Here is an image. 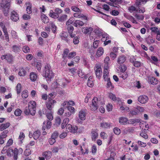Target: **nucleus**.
<instances>
[{
  "label": "nucleus",
  "instance_id": "nucleus-1",
  "mask_svg": "<svg viewBox=\"0 0 160 160\" xmlns=\"http://www.w3.org/2000/svg\"><path fill=\"white\" fill-rule=\"evenodd\" d=\"M36 103L34 101H31L28 104V107H26L24 113L26 115L31 114L32 116L35 115L36 111Z\"/></svg>",
  "mask_w": 160,
  "mask_h": 160
},
{
  "label": "nucleus",
  "instance_id": "nucleus-2",
  "mask_svg": "<svg viewBox=\"0 0 160 160\" xmlns=\"http://www.w3.org/2000/svg\"><path fill=\"white\" fill-rule=\"evenodd\" d=\"M44 76L46 78L47 82L50 81L54 76V74L51 69L49 64H47L44 67L43 71Z\"/></svg>",
  "mask_w": 160,
  "mask_h": 160
},
{
  "label": "nucleus",
  "instance_id": "nucleus-3",
  "mask_svg": "<svg viewBox=\"0 0 160 160\" xmlns=\"http://www.w3.org/2000/svg\"><path fill=\"white\" fill-rule=\"evenodd\" d=\"M10 0H6L5 3H0V8L3 9V13L5 16H7L9 12L10 6Z\"/></svg>",
  "mask_w": 160,
  "mask_h": 160
},
{
  "label": "nucleus",
  "instance_id": "nucleus-4",
  "mask_svg": "<svg viewBox=\"0 0 160 160\" xmlns=\"http://www.w3.org/2000/svg\"><path fill=\"white\" fill-rule=\"evenodd\" d=\"M56 103L55 100H52L49 96L48 101L46 102V107L47 109L50 112H52V108H53L55 103Z\"/></svg>",
  "mask_w": 160,
  "mask_h": 160
},
{
  "label": "nucleus",
  "instance_id": "nucleus-5",
  "mask_svg": "<svg viewBox=\"0 0 160 160\" xmlns=\"http://www.w3.org/2000/svg\"><path fill=\"white\" fill-rule=\"evenodd\" d=\"M66 129L68 132L75 133L78 130V127L76 126H72L71 124H68L66 126Z\"/></svg>",
  "mask_w": 160,
  "mask_h": 160
},
{
  "label": "nucleus",
  "instance_id": "nucleus-6",
  "mask_svg": "<svg viewBox=\"0 0 160 160\" xmlns=\"http://www.w3.org/2000/svg\"><path fill=\"white\" fill-rule=\"evenodd\" d=\"M94 70L97 78L100 79L102 74L101 68L100 66H97L95 68Z\"/></svg>",
  "mask_w": 160,
  "mask_h": 160
},
{
  "label": "nucleus",
  "instance_id": "nucleus-7",
  "mask_svg": "<svg viewBox=\"0 0 160 160\" xmlns=\"http://www.w3.org/2000/svg\"><path fill=\"white\" fill-rule=\"evenodd\" d=\"M13 151V153H14L13 159L14 160H17L18 158V154H22L23 152V150L21 148H19L18 149L15 148Z\"/></svg>",
  "mask_w": 160,
  "mask_h": 160
},
{
  "label": "nucleus",
  "instance_id": "nucleus-8",
  "mask_svg": "<svg viewBox=\"0 0 160 160\" xmlns=\"http://www.w3.org/2000/svg\"><path fill=\"white\" fill-rule=\"evenodd\" d=\"M10 18L13 21L17 22L19 19L18 13L14 11L12 12L11 14Z\"/></svg>",
  "mask_w": 160,
  "mask_h": 160
},
{
  "label": "nucleus",
  "instance_id": "nucleus-9",
  "mask_svg": "<svg viewBox=\"0 0 160 160\" xmlns=\"http://www.w3.org/2000/svg\"><path fill=\"white\" fill-rule=\"evenodd\" d=\"M138 101L141 103L144 104L146 103L148 100V98L146 95H141L138 98Z\"/></svg>",
  "mask_w": 160,
  "mask_h": 160
},
{
  "label": "nucleus",
  "instance_id": "nucleus-10",
  "mask_svg": "<svg viewBox=\"0 0 160 160\" xmlns=\"http://www.w3.org/2000/svg\"><path fill=\"white\" fill-rule=\"evenodd\" d=\"M86 110H80L79 113V117L82 120H84L85 119L86 114Z\"/></svg>",
  "mask_w": 160,
  "mask_h": 160
},
{
  "label": "nucleus",
  "instance_id": "nucleus-11",
  "mask_svg": "<svg viewBox=\"0 0 160 160\" xmlns=\"http://www.w3.org/2000/svg\"><path fill=\"white\" fill-rule=\"evenodd\" d=\"M1 58L2 60L6 59V60L9 62H12L13 60L12 57V55L10 54L2 55L1 57Z\"/></svg>",
  "mask_w": 160,
  "mask_h": 160
},
{
  "label": "nucleus",
  "instance_id": "nucleus-12",
  "mask_svg": "<svg viewBox=\"0 0 160 160\" xmlns=\"http://www.w3.org/2000/svg\"><path fill=\"white\" fill-rule=\"evenodd\" d=\"M148 82L149 83H150L153 85L157 84L158 83L157 79L153 77H148Z\"/></svg>",
  "mask_w": 160,
  "mask_h": 160
},
{
  "label": "nucleus",
  "instance_id": "nucleus-13",
  "mask_svg": "<svg viewBox=\"0 0 160 160\" xmlns=\"http://www.w3.org/2000/svg\"><path fill=\"white\" fill-rule=\"evenodd\" d=\"M13 142V141L12 139H10L8 141L7 143V145L4 146L3 149L1 151L2 153H5V151L6 150V149L8 147L12 145Z\"/></svg>",
  "mask_w": 160,
  "mask_h": 160
},
{
  "label": "nucleus",
  "instance_id": "nucleus-14",
  "mask_svg": "<svg viewBox=\"0 0 160 160\" xmlns=\"http://www.w3.org/2000/svg\"><path fill=\"white\" fill-rule=\"evenodd\" d=\"M126 57L124 55L119 56L118 58L117 62L119 64H121L126 61Z\"/></svg>",
  "mask_w": 160,
  "mask_h": 160
},
{
  "label": "nucleus",
  "instance_id": "nucleus-15",
  "mask_svg": "<svg viewBox=\"0 0 160 160\" xmlns=\"http://www.w3.org/2000/svg\"><path fill=\"white\" fill-rule=\"evenodd\" d=\"M93 29L91 27L83 28H82V32L83 33H90L92 31Z\"/></svg>",
  "mask_w": 160,
  "mask_h": 160
},
{
  "label": "nucleus",
  "instance_id": "nucleus-16",
  "mask_svg": "<svg viewBox=\"0 0 160 160\" xmlns=\"http://www.w3.org/2000/svg\"><path fill=\"white\" fill-rule=\"evenodd\" d=\"M93 77L92 76H90L88 78L87 82L88 86L90 87H92L94 84V83L93 82Z\"/></svg>",
  "mask_w": 160,
  "mask_h": 160
},
{
  "label": "nucleus",
  "instance_id": "nucleus-17",
  "mask_svg": "<svg viewBox=\"0 0 160 160\" xmlns=\"http://www.w3.org/2000/svg\"><path fill=\"white\" fill-rule=\"evenodd\" d=\"M43 156H44L46 159H50L52 156V152L50 151H47L43 153Z\"/></svg>",
  "mask_w": 160,
  "mask_h": 160
},
{
  "label": "nucleus",
  "instance_id": "nucleus-18",
  "mask_svg": "<svg viewBox=\"0 0 160 160\" xmlns=\"http://www.w3.org/2000/svg\"><path fill=\"white\" fill-rule=\"evenodd\" d=\"M10 124L9 122H7L5 123H2L0 125V130L2 131L6 129L9 127Z\"/></svg>",
  "mask_w": 160,
  "mask_h": 160
},
{
  "label": "nucleus",
  "instance_id": "nucleus-19",
  "mask_svg": "<svg viewBox=\"0 0 160 160\" xmlns=\"http://www.w3.org/2000/svg\"><path fill=\"white\" fill-rule=\"evenodd\" d=\"M128 121L127 118L124 117H121L119 118V123L121 124L125 125L126 124Z\"/></svg>",
  "mask_w": 160,
  "mask_h": 160
},
{
  "label": "nucleus",
  "instance_id": "nucleus-20",
  "mask_svg": "<svg viewBox=\"0 0 160 160\" xmlns=\"http://www.w3.org/2000/svg\"><path fill=\"white\" fill-rule=\"evenodd\" d=\"M91 136L92 140L94 141L98 138V134L96 131L92 130L91 132Z\"/></svg>",
  "mask_w": 160,
  "mask_h": 160
},
{
  "label": "nucleus",
  "instance_id": "nucleus-21",
  "mask_svg": "<svg viewBox=\"0 0 160 160\" xmlns=\"http://www.w3.org/2000/svg\"><path fill=\"white\" fill-rule=\"evenodd\" d=\"M30 78L32 81H35L37 78V74L33 72H31L30 74Z\"/></svg>",
  "mask_w": 160,
  "mask_h": 160
},
{
  "label": "nucleus",
  "instance_id": "nucleus-22",
  "mask_svg": "<svg viewBox=\"0 0 160 160\" xmlns=\"http://www.w3.org/2000/svg\"><path fill=\"white\" fill-rule=\"evenodd\" d=\"M104 52V50L102 48H99L97 51L96 55L98 57H99L102 55Z\"/></svg>",
  "mask_w": 160,
  "mask_h": 160
},
{
  "label": "nucleus",
  "instance_id": "nucleus-23",
  "mask_svg": "<svg viewBox=\"0 0 160 160\" xmlns=\"http://www.w3.org/2000/svg\"><path fill=\"white\" fill-rule=\"evenodd\" d=\"M110 126V123L103 122L100 123V127L103 128H109Z\"/></svg>",
  "mask_w": 160,
  "mask_h": 160
},
{
  "label": "nucleus",
  "instance_id": "nucleus-24",
  "mask_svg": "<svg viewBox=\"0 0 160 160\" xmlns=\"http://www.w3.org/2000/svg\"><path fill=\"white\" fill-rule=\"evenodd\" d=\"M49 15L50 17L54 18H58V15L55 12H53L52 10H50Z\"/></svg>",
  "mask_w": 160,
  "mask_h": 160
},
{
  "label": "nucleus",
  "instance_id": "nucleus-25",
  "mask_svg": "<svg viewBox=\"0 0 160 160\" xmlns=\"http://www.w3.org/2000/svg\"><path fill=\"white\" fill-rule=\"evenodd\" d=\"M99 106L95 105V104L92 102V103L90 105V107L91 110L95 111L97 110Z\"/></svg>",
  "mask_w": 160,
  "mask_h": 160
},
{
  "label": "nucleus",
  "instance_id": "nucleus-26",
  "mask_svg": "<svg viewBox=\"0 0 160 160\" xmlns=\"http://www.w3.org/2000/svg\"><path fill=\"white\" fill-rule=\"evenodd\" d=\"M26 72L23 68H21L18 72L19 75L21 77H24L26 74Z\"/></svg>",
  "mask_w": 160,
  "mask_h": 160
},
{
  "label": "nucleus",
  "instance_id": "nucleus-27",
  "mask_svg": "<svg viewBox=\"0 0 160 160\" xmlns=\"http://www.w3.org/2000/svg\"><path fill=\"white\" fill-rule=\"evenodd\" d=\"M73 16L74 17L76 18H82V19L83 20H87V17L84 16V15L82 14H79L77 13H74L73 14Z\"/></svg>",
  "mask_w": 160,
  "mask_h": 160
},
{
  "label": "nucleus",
  "instance_id": "nucleus-28",
  "mask_svg": "<svg viewBox=\"0 0 160 160\" xmlns=\"http://www.w3.org/2000/svg\"><path fill=\"white\" fill-rule=\"evenodd\" d=\"M68 34L66 32H64L62 33L61 35V37L62 39L65 40L67 42H68V40L67 38Z\"/></svg>",
  "mask_w": 160,
  "mask_h": 160
},
{
  "label": "nucleus",
  "instance_id": "nucleus-29",
  "mask_svg": "<svg viewBox=\"0 0 160 160\" xmlns=\"http://www.w3.org/2000/svg\"><path fill=\"white\" fill-rule=\"evenodd\" d=\"M40 132L39 131H37L35 132L33 134V137L35 140H37L40 137Z\"/></svg>",
  "mask_w": 160,
  "mask_h": 160
},
{
  "label": "nucleus",
  "instance_id": "nucleus-30",
  "mask_svg": "<svg viewBox=\"0 0 160 160\" xmlns=\"http://www.w3.org/2000/svg\"><path fill=\"white\" fill-rule=\"evenodd\" d=\"M41 19L42 21L44 23H47L48 22V17L44 14H42L41 15Z\"/></svg>",
  "mask_w": 160,
  "mask_h": 160
},
{
  "label": "nucleus",
  "instance_id": "nucleus-31",
  "mask_svg": "<svg viewBox=\"0 0 160 160\" xmlns=\"http://www.w3.org/2000/svg\"><path fill=\"white\" fill-rule=\"evenodd\" d=\"M140 122V120L138 119H131L128 120V123L129 124H133L138 123Z\"/></svg>",
  "mask_w": 160,
  "mask_h": 160
},
{
  "label": "nucleus",
  "instance_id": "nucleus-32",
  "mask_svg": "<svg viewBox=\"0 0 160 160\" xmlns=\"http://www.w3.org/2000/svg\"><path fill=\"white\" fill-rule=\"evenodd\" d=\"M67 17V15L63 14L60 17H58V19L59 21L62 22L66 20Z\"/></svg>",
  "mask_w": 160,
  "mask_h": 160
},
{
  "label": "nucleus",
  "instance_id": "nucleus-33",
  "mask_svg": "<svg viewBox=\"0 0 160 160\" xmlns=\"http://www.w3.org/2000/svg\"><path fill=\"white\" fill-rule=\"evenodd\" d=\"M78 74L79 77L81 78L87 79L88 77L87 75H85L84 73L81 70H79Z\"/></svg>",
  "mask_w": 160,
  "mask_h": 160
},
{
  "label": "nucleus",
  "instance_id": "nucleus-34",
  "mask_svg": "<svg viewBox=\"0 0 160 160\" xmlns=\"http://www.w3.org/2000/svg\"><path fill=\"white\" fill-rule=\"evenodd\" d=\"M107 88H110V89H113L114 88V86L112 85L111 82L110 81V79L107 80Z\"/></svg>",
  "mask_w": 160,
  "mask_h": 160
},
{
  "label": "nucleus",
  "instance_id": "nucleus-35",
  "mask_svg": "<svg viewBox=\"0 0 160 160\" xmlns=\"http://www.w3.org/2000/svg\"><path fill=\"white\" fill-rule=\"evenodd\" d=\"M146 129H144L142 131V132L140 133V135L142 137L146 139L148 138V137L147 134L145 132Z\"/></svg>",
  "mask_w": 160,
  "mask_h": 160
},
{
  "label": "nucleus",
  "instance_id": "nucleus-36",
  "mask_svg": "<svg viewBox=\"0 0 160 160\" xmlns=\"http://www.w3.org/2000/svg\"><path fill=\"white\" fill-rule=\"evenodd\" d=\"M12 51L15 52H17L20 51L19 46L16 45H13L12 46Z\"/></svg>",
  "mask_w": 160,
  "mask_h": 160
},
{
  "label": "nucleus",
  "instance_id": "nucleus-37",
  "mask_svg": "<svg viewBox=\"0 0 160 160\" xmlns=\"http://www.w3.org/2000/svg\"><path fill=\"white\" fill-rule=\"evenodd\" d=\"M134 131V129L132 127H129L125 128L124 132L126 134L128 132H132Z\"/></svg>",
  "mask_w": 160,
  "mask_h": 160
},
{
  "label": "nucleus",
  "instance_id": "nucleus-38",
  "mask_svg": "<svg viewBox=\"0 0 160 160\" xmlns=\"http://www.w3.org/2000/svg\"><path fill=\"white\" fill-rule=\"evenodd\" d=\"M22 112L21 110L19 109H17L15 110L14 114L16 116H19L21 115Z\"/></svg>",
  "mask_w": 160,
  "mask_h": 160
},
{
  "label": "nucleus",
  "instance_id": "nucleus-39",
  "mask_svg": "<svg viewBox=\"0 0 160 160\" xmlns=\"http://www.w3.org/2000/svg\"><path fill=\"white\" fill-rule=\"evenodd\" d=\"M134 66L137 68L140 67L143 65V63L140 61H136L133 64Z\"/></svg>",
  "mask_w": 160,
  "mask_h": 160
},
{
  "label": "nucleus",
  "instance_id": "nucleus-40",
  "mask_svg": "<svg viewBox=\"0 0 160 160\" xmlns=\"http://www.w3.org/2000/svg\"><path fill=\"white\" fill-rule=\"evenodd\" d=\"M4 152V153L6 152H7V155L9 157H11L12 155L13 152V150L11 149H9L8 151L7 150H5Z\"/></svg>",
  "mask_w": 160,
  "mask_h": 160
},
{
  "label": "nucleus",
  "instance_id": "nucleus-41",
  "mask_svg": "<svg viewBox=\"0 0 160 160\" xmlns=\"http://www.w3.org/2000/svg\"><path fill=\"white\" fill-rule=\"evenodd\" d=\"M21 85L20 83H18L16 87V91L17 94H19L21 92Z\"/></svg>",
  "mask_w": 160,
  "mask_h": 160
},
{
  "label": "nucleus",
  "instance_id": "nucleus-42",
  "mask_svg": "<svg viewBox=\"0 0 160 160\" xmlns=\"http://www.w3.org/2000/svg\"><path fill=\"white\" fill-rule=\"evenodd\" d=\"M92 102L94 103L95 105L99 106L100 101L96 97H94L92 100Z\"/></svg>",
  "mask_w": 160,
  "mask_h": 160
},
{
  "label": "nucleus",
  "instance_id": "nucleus-43",
  "mask_svg": "<svg viewBox=\"0 0 160 160\" xmlns=\"http://www.w3.org/2000/svg\"><path fill=\"white\" fill-rule=\"evenodd\" d=\"M128 77V75L126 72H122L120 74V77L122 78L124 80L126 79Z\"/></svg>",
  "mask_w": 160,
  "mask_h": 160
},
{
  "label": "nucleus",
  "instance_id": "nucleus-44",
  "mask_svg": "<svg viewBox=\"0 0 160 160\" xmlns=\"http://www.w3.org/2000/svg\"><path fill=\"white\" fill-rule=\"evenodd\" d=\"M29 48L27 46H24L22 48V51L25 53H28L30 52Z\"/></svg>",
  "mask_w": 160,
  "mask_h": 160
},
{
  "label": "nucleus",
  "instance_id": "nucleus-45",
  "mask_svg": "<svg viewBox=\"0 0 160 160\" xmlns=\"http://www.w3.org/2000/svg\"><path fill=\"white\" fill-rule=\"evenodd\" d=\"M113 132L114 133L117 135H119L121 133V130L118 128L116 127L113 128Z\"/></svg>",
  "mask_w": 160,
  "mask_h": 160
},
{
  "label": "nucleus",
  "instance_id": "nucleus-46",
  "mask_svg": "<svg viewBox=\"0 0 160 160\" xmlns=\"http://www.w3.org/2000/svg\"><path fill=\"white\" fill-rule=\"evenodd\" d=\"M148 1L149 0H139L138 2H137V5L138 6H139L141 5L142 4H144Z\"/></svg>",
  "mask_w": 160,
  "mask_h": 160
},
{
  "label": "nucleus",
  "instance_id": "nucleus-47",
  "mask_svg": "<svg viewBox=\"0 0 160 160\" xmlns=\"http://www.w3.org/2000/svg\"><path fill=\"white\" fill-rule=\"evenodd\" d=\"M22 97L23 98H26L28 97V91L27 90L23 91L22 94Z\"/></svg>",
  "mask_w": 160,
  "mask_h": 160
},
{
  "label": "nucleus",
  "instance_id": "nucleus-48",
  "mask_svg": "<svg viewBox=\"0 0 160 160\" xmlns=\"http://www.w3.org/2000/svg\"><path fill=\"white\" fill-rule=\"evenodd\" d=\"M67 29L69 33H72L74 30V28L72 25L67 26Z\"/></svg>",
  "mask_w": 160,
  "mask_h": 160
},
{
  "label": "nucleus",
  "instance_id": "nucleus-49",
  "mask_svg": "<svg viewBox=\"0 0 160 160\" xmlns=\"http://www.w3.org/2000/svg\"><path fill=\"white\" fill-rule=\"evenodd\" d=\"M128 10L131 13H132L134 11H137V10H136L135 7L132 5L131 6L128 8Z\"/></svg>",
  "mask_w": 160,
  "mask_h": 160
},
{
  "label": "nucleus",
  "instance_id": "nucleus-50",
  "mask_svg": "<svg viewBox=\"0 0 160 160\" xmlns=\"http://www.w3.org/2000/svg\"><path fill=\"white\" fill-rule=\"evenodd\" d=\"M150 29L152 31V32H154L156 33H159V32H160V31L159 30L158 28L156 27H151Z\"/></svg>",
  "mask_w": 160,
  "mask_h": 160
},
{
  "label": "nucleus",
  "instance_id": "nucleus-51",
  "mask_svg": "<svg viewBox=\"0 0 160 160\" xmlns=\"http://www.w3.org/2000/svg\"><path fill=\"white\" fill-rule=\"evenodd\" d=\"M69 52V50L68 49H65L62 54V57L63 58H65L68 57V55Z\"/></svg>",
  "mask_w": 160,
  "mask_h": 160
},
{
  "label": "nucleus",
  "instance_id": "nucleus-52",
  "mask_svg": "<svg viewBox=\"0 0 160 160\" xmlns=\"http://www.w3.org/2000/svg\"><path fill=\"white\" fill-rule=\"evenodd\" d=\"M31 151L29 149H26L24 151V154L26 156H28L31 154Z\"/></svg>",
  "mask_w": 160,
  "mask_h": 160
},
{
  "label": "nucleus",
  "instance_id": "nucleus-53",
  "mask_svg": "<svg viewBox=\"0 0 160 160\" xmlns=\"http://www.w3.org/2000/svg\"><path fill=\"white\" fill-rule=\"evenodd\" d=\"M109 98L113 101H115L116 99V98L115 95L112 93H110L109 94Z\"/></svg>",
  "mask_w": 160,
  "mask_h": 160
},
{
  "label": "nucleus",
  "instance_id": "nucleus-54",
  "mask_svg": "<svg viewBox=\"0 0 160 160\" xmlns=\"http://www.w3.org/2000/svg\"><path fill=\"white\" fill-rule=\"evenodd\" d=\"M68 110L72 113H74L75 112V109L74 108L70 105H69L68 108H67Z\"/></svg>",
  "mask_w": 160,
  "mask_h": 160
},
{
  "label": "nucleus",
  "instance_id": "nucleus-55",
  "mask_svg": "<svg viewBox=\"0 0 160 160\" xmlns=\"http://www.w3.org/2000/svg\"><path fill=\"white\" fill-rule=\"evenodd\" d=\"M61 122V120L59 117H57L55 119V123L56 125H60Z\"/></svg>",
  "mask_w": 160,
  "mask_h": 160
},
{
  "label": "nucleus",
  "instance_id": "nucleus-56",
  "mask_svg": "<svg viewBox=\"0 0 160 160\" xmlns=\"http://www.w3.org/2000/svg\"><path fill=\"white\" fill-rule=\"evenodd\" d=\"M135 17L138 19L143 20L144 18V16L142 15H139L136 14L135 15Z\"/></svg>",
  "mask_w": 160,
  "mask_h": 160
},
{
  "label": "nucleus",
  "instance_id": "nucleus-57",
  "mask_svg": "<svg viewBox=\"0 0 160 160\" xmlns=\"http://www.w3.org/2000/svg\"><path fill=\"white\" fill-rule=\"evenodd\" d=\"M58 135L59 134L58 132L57 131H55L52 134L51 137H52V138H54L56 139L58 136Z\"/></svg>",
  "mask_w": 160,
  "mask_h": 160
},
{
  "label": "nucleus",
  "instance_id": "nucleus-58",
  "mask_svg": "<svg viewBox=\"0 0 160 160\" xmlns=\"http://www.w3.org/2000/svg\"><path fill=\"white\" fill-rule=\"evenodd\" d=\"M71 9L72 11L76 12H80V9L76 6H72Z\"/></svg>",
  "mask_w": 160,
  "mask_h": 160
},
{
  "label": "nucleus",
  "instance_id": "nucleus-59",
  "mask_svg": "<svg viewBox=\"0 0 160 160\" xmlns=\"http://www.w3.org/2000/svg\"><path fill=\"white\" fill-rule=\"evenodd\" d=\"M51 27L52 28L51 29H52V32L54 33H55L56 32V26L53 23H51Z\"/></svg>",
  "mask_w": 160,
  "mask_h": 160
},
{
  "label": "nucleus",
  "instance_id": "nucleus-60",
  "mask_svg": "<svg viewBox=\"0 0 160 160\" xmlns=\"http://www.w3.org/2000/svg\"><path fill=\"white\" fill-rule=\"evenodd\" d=\"M138 143L139 145H140L141 147L144 148L146 147L147 146L146 143L142 142L140 141H138Z\"/></svg>",
  "mask_w": 160,
  "mask_h": 160
},
{
  "label": "nucleus",
  "instance_id": "nucleus-61",
  "mask_svg": "<svg viewBox=\"0 0 160 160\" xmlns=\"http://www.w3.org/2000/svg\"><path fill=\"white\" fill-rule=\"evenodd\" d=\"M76 55V52H73L70 53L68 56V57L69 58H72Z\"/></svg>",
  "mask_w": 160,
  "mask_h": 160
},
{
  "label": "nucleus",
  "instance_id": "nucleus-62",
  "mask_svg": "<svg viewBox=\"0 0 160 160\" xmlns=\"http://www.w3.org/2000/svg\"><path fill=\"white\" fill-rule=\"evenodd\" d=\"M55 12L57 15L61 13L62 12V11L61 9L59 8H56L55 9Z\"/></svg>",
  "mask_w": 160,
  "mask_h": 160
},
{
  "label": "nucleus",
  "instance_id": "nucleus-63",
  "mask_svg": "<svg viewBox=\"0 0 160 160\" xmlns=\"http://www.w3.org/2000/svg\"><path fill=\"white\" fill-rule=\"evenodd\" d=\"M46 116L47 118L50 121L52 120L53 119V117L52 116V114L51 113H48L46 115Z\"/></svg>",
  "mask_w": 160,
  "mask_h": 160
},
{
  "label": "nucleus",
  "instance_id": "nucleus-64",
  "mask_svg": "<svg viewBox=\"0 0 160 160\" xmlns=\"http://www.w3.org/2000/svg\"><path fill=\"white\" fill-rule=\"evenodd\" d=\"M55 142L56 139L54 138H52V137L49 140V143L51 145L53 144Z\"/></svg>",
  "mask_w": 160,
  "mask_h": 160
}]
</instances>
